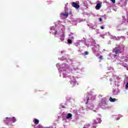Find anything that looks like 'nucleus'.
I'll return each instance as SVG.
<instances>
[{
  "mask_svg": "<svg viewBox=\"0 0 128 128\" xmlns=\"http://www.w3.org/2000/svg\"><path fill=\"white\" fill-rule=\"evenodd\" d=\"M113 52H114L116 54H122V50L120 48L116 49V48L113 50Z\"/></svg>",
  "mask_w": 128,
  "mask_h": 128,
  "instance_id": "1",
  "label": "nucleus"
},
{
  "mask_svg": "<svg viewBox=\"0 0 128 128\" xmlns=\"http://www.w3.org/2000/svg\"><path fill=\"white\" fill-rule=\"evenodd\" d=\"M72 6L73 8H80V4L76 2H72Z\"/></svg>",
  "mask_w": 128,
  "mask_h": 128,
  "instance_id": "2",
  "label": "nucleus"
},
{
  "mask_svg": "<svg viewBox=\"0 0 128 128\" xmlns=\"http://www.w3.org/2000/svg\"><path fill=\"white\" fill-rule=\"evenodd\" d=\"M6 120H12V122H16V120L14 117H12V118H6Z\"/></svg>",
  "mask_w": 128,
  "mask_h": 128,
  "instance_id": "3",
  "label": "nucleus"
},
{
  "mask_svg": "<svg viewBox=\"0 0 128 128\" xmlns=\"http://www.w3.org/2000/svg\"><path fill=\"white\" fill-rule=\"evenodd\" d=\"M60 16H66V18H68V12H66L65 13H61Z\"/></svg>",
  "mask_w": 128,
  "mask_h": 128,
  "instance_id": "4",
  "label": "nucleus"
},
{
  "mask_svg": "<svg viewBox=\"0 0 128 128\" xmlns=\"http://www.w3.org/2000/svg\"><path fill=\"white\" fill-rule=\"evenodd\" d=\"M102 8V4L100 3H98L96 6V10H100Z\"/></svg>",
  "mask_w": 128,
  "mask_h": 128,
  "instance_id": "5",
  "label": "nucleus"
},
{
  "mask_svg": "<svg viewBox=\"0 0 128 128\" xmlns=\"http://www.w3.org/2000/svg\"><path fill=\"white\" fill-rule=\"evenodd\" d=\"M109 100H110V102H116V99L112 98V97H110Z\"/></svg>",
  "mask_w": 128,
  "mask_h": 128,
  "instance_id": "6",
  "label": "nucleus"
},
{
  "mask_svg": "<svg viewBox=\"0 0 128 128\" xmlns=\"http://www.w3.org/2000/svg\"><path fill=\"white\" fill-rule=\"evenodd\" d=\"M34 122L35 124H38V122H40V120H38V119H34Z\"/></svg>",
  "mask_w": 128,
  "mask_h": 128,
  "instance_id": "7",
  "label": "nucleus"
},
{
  "mask_svg": "<svg viewBox=\"0 0 128 128\" xmlns=\"http://www.w3.org/2000/svg\"><path fill=\"white\" fill-rule=\"evenodd\" d=\"M72 114L69 113L68 114L67 116H66V118H72Z\"/></svg>",
  "mask_w": 128,
  "mask_h": 128,
  "instance_id": "8",
  "label": "nucleus"
},
{
  "mask_svg": "<svg viewBox=\"0 0 128 128\" xmlns=\"http://www.w3.org/2000/svg\"><path fill=\"white\" fill-rule=\"evenodd\" d=\"M60 40L61 42H64V35H62Z\"/></svg>",
  "mask_w": 128,
  "mask_h": 128,
  "instance_id": "9",
  "label": "nucleus"
},
{
  "mask_svg": "<svg viewBox=\"0 0 128 128\" xmlns=\"http://www.w3.org/2000/svg\"><path fill=\"white\" fill-rule=\"evenodd\" d=\"M68 44H72V40L68 39Z\"/></svg>",
  "mask_w": 128,
  "mask_h": 128,
  "instance_id": "10",
  "label": "nucleus"
},
{
  "mask_svg": "<svg viewBox=\"0 0 128 128\" xmlns=\"http://www.w3.org/2000/svg\"><path fill=\"white\" fill-rule=\"evenodd\" d=\"M88 100H89L88 96H87L86 97V104H88Z\"/></svg>",
  "mask_w": 128,
  "mask_h": 128,
  "instance_id": "11",
  "label": "nucleus"
},
{
  "mask_svg": "<svg viewBox=\"0 0 128 128\" xmlns=\"http://www.w3.org/2000/svg\"><path fill=\"white\" fill-rule=\"evenodd\" d=\"M113 4H116V0H110Z\"/></svg>",
  "mask_w": 128,
  "mask_h": 128,
  "instance_id": "12",
  "label": "nucleus"
},
{
  "mask_svg": "<svg viewBox=\"0 0 128 128\" xmlns=\"http://www.w3.org/2000/svg\"><path fill=\"white\" fill-rule=\"evenodd\" d=\"M84 54H86V56H88V52L86 51V52H84Z\"/></svg>",
  "mask_w": 128,
  "mask_h": 128,
  "instance_id": "13",
  "label": "nucleus"
},
{
  "mask_svg": "<svg viewBox=\"0 0 128 128\" xmlns=\"http://www.w3.org/2000/svg\"><path fill=\"white\" fill-rule=\"evenodd\" d=\"M99 60H102V56H100L98 58Z\"/></svg>",
  "mask_w": 128,
  "mask_h": 128,
  "instance_id": "14",
  "label": "nucleus"
},
{
  "mask_svg": "<svg viewBox=\"0 0 128 128\" xmlns=\"http://www.w3.org/2000/svg\"><path fill=\"white\" fill-rule=\"evenodd\" d=\"M126 89L128 88V82L126 83Z\"/></svg>",
  "mask_w": 128,
  "mask_h": 128,
  "instance_id": "15",
  "label": "nucleus"
},
{
  "mask_svg": "<svg viewBox=\"0 0 128 128\" xmlns=\"http://www.w3.org/2000/svg\"><path fill=\"white\" fill-rule=\"evenodd\" d=\"M56 34H58L57 30L55 31V32H54V36H56Z\"/></svg>",
  "mask_w": 128,
  "mask_h": 128,
  "instance_id": "16",
  "label": "nucleus"
},
{
  "mask_svg": "<svg viewBox=\"0 0 128 128\" xmlns=\"http://www.w3.org/2000/svg\"><path fill=\"white\" fill-rule=\"evenodd\" d=\"M99 20H100V22H102V19L100 18H99Z\"/></svg>",
  "mask_w": 128,
  "mask_h": 128,
  "instance_id": "17",
  "label": "nucleus"
},
{
  "mask_svg": "<svg viewBox=\"0 0 128 128\" xmlns=\"http://www.w3.org/2000/svg\"><path fill=\"white\" fill-rule=\"evenodd\" d=\"M100 28H101V30H104V26H101Z\"/></svg>",
  "mask_w": 128,
  "mask_h": 128,
  "instance_id": "18",
  "label": "nucleus"
},
{
  "mask_svg": "<svg viewBox=\"0 0 128 128\" xmlns=\"http://www.w3.org/2000/svg\"><path fill=\"white\" fill-rule=\"evenodd\" d=\"M62 108H64V105H62Z\"/></svg>",
  "mask_w": 128,
  "mask_h": 128,
  "instance_id": "19",
  "label": "nucleus"
},
{
  "mask_svg": "<svg viewBox=\"0 0 128 128\" xmlns=\"http://www.w3.org/2000/svg\"><path fill=\"white\" fill-rule=\"evenodd\" d=\"M70 84H74V81H70Z\"/></svg>",
  "mask_w": 128,
  "mask_h": 128,
  "instance_id": "20",
  "label": "nucleus"
}]
</instances>
